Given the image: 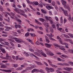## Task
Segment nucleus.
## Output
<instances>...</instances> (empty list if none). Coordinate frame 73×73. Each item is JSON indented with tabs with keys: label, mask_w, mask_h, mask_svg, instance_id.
Listing matches in <instances>:
<instances>
[{
	"label": "nucleus",
	"mask_w": 73,
	"mask_h": 73,
	"mask_svg": "<svg viewBox=\"0 0 73 73\" xmlns=\"http://www.w3.org/2000/svg\"><path fill=\"white\" fill-rule=\"evenodd\" d=\"M44 50L46 52V54H47V55L50 56H54V54L52 53L51 51L45 48L44 49Z\"/></svg>",
	"instance_id": "nucleus-1"
},
{
	"label": "nucleus",
	"mask_w": 73,
	"mask_h": 73,
	"mask_svg": "<svg viewBox=\"0 0 73 73\" xmlns=\"http://www.w3.org/2000/svg\"><path fill=\"white\" fill-rule=\"evenodd\" d=\"M14 40L15 41L18 42V43H21L22 42H23V41L21 39L18 38H15Z\"/></svg>",
	"instance_id": "nucleus-2"
},
{
	"label": "nucleus",
	"mask_w": 73,
	"mask_h": 73,
	"mask_svg": "<svg viewBox=\"0 0 73 73\" xmlns=\"http://www.w3.org/2000/svg\"><path fill=\"white\" fill-rule=\"evenodd\" d=\"M56 26L57 29L58 31H60L61 32H62V33H64L65 32H64V30H63L62 31H61L62 29V28H60V27H59V25H58L57 24Z\"/></svg>",
	"instance_id": "nucleus-3"
},
{
	"label": "nucleus",
	"mask_w": 73,
	"mask_h": 73,
	"mask_svg": "<svg viewBox=\"0 0 73 73\" xmlns=\"http://www.w3.org/2000/svg\"><path fill=\"white\" fill-rule=\"evenodd\" d=\"M45 18L47 20H49V21H50V24H53V21H52V20L49 19H52L51 17H48L46 16L45 17Z\"/></svg>",
	"instance_id": "nucleus-4"
},
{
	"label": "nucleus",
	"mask_w": 73,
	"mask_h": 73,
	"mask_svg": "<svg viewBox=\"0 0 73 73\" xmlns=\"http://www.w3.org/2000/svg\"><path fill=\"white\" fill-rule=\"evenodd\" d=\"M47 6H46V8L48 9V10H50V9H53V7L52 6H50L48 4H46Z\"/></svg>",
	"instance_id": "nucleus-5"
},
{
	"label": "nucleus",
	"mask_w": 73,
	"mask_h": 73,
	"mask_svg": "<svg viewBox=\"0 0 73 73\" xmlns=\"http://www.w3.org/2000/svg\"><path fill=\"white\" fill-rule=\"evenodd\" d=\"M60 9H61V10H62L63 12H64L65 16H68V14H67V13H66V11L65 10H64V9L62 7H61Z\"/></svg>",
	"instance_id": "nucleus-6"
},
{
	"label": "nucleus",
	"mask_w": 73,
	"mask_h": 73,
	"mask_svg": "<svg viewBox=\"0 0 73 73\" xmlns=\"http://www.w3.org/2000/svg\"><path fill=\"white\" fill-rule=\"evenodd\" d=\"M65 70H67V71H69V72H70V70H73V68H64V69Z\"/></svg>",
	"instance_id": "nucleus-7"
},
{
	"label": "nucleus",
	"mask_w": 73,
	"mask_h": 73,
	"mask_svg": "<svg viewBox=\"0 0 73 73\" xmlns=\"http://www.w3.org/2000/svg\"><path fill=\"white\" fill-rule=\"evenodd\" d=\"M1 70H2V71H3V72H8L9 73H10L12 72L11 70H1Z\"/></svg>",
	"instance_id": "nucleus-8"
},
{
	"label": "nucleus",
	"mask_w": 73,
	"mask_h": 73,
	"mask_svg": "<svg viewBox=\"0 0 73 73\" xmlns=\"http://www.w3.org/2000/svg\"><path fill=\"white\" fill-rule=\"evenodd\" d=\"M61 2L63 5H64V6L65 5H66V2L64 0H61Z\"/></svg>",
	"instance_id": "nucleus-9"
},
{
	"label": "nucleus",
	"mask_w": 73,
	"mask_h": 73,
	"mask_svg": "<svg viewBox=\"0 0 73 73\" xmlns=\"http://www.w3.org/2000/svg\"><path fill=\"white\" fill-rule=\"evenodd\" d=\"M64 7L66 9H68L69 11H70V7L68 5H66L64 6Z\"/></svg>",
	"instance_id": "nucleus-10"
},
{
	"label": "nucleus",
	"mask_w": 73,
	"mask_h": 73,
	"mask_svg": "<svg viewBox=\"0 0 73 73\" xmlns=\"http://www.w3.org/2000/svg\"><path fill=\"white\" fill-rule=\"evenodd\" d=\"M45 45L46 46V47H47V48H50L51 47L52 44H47V43H45Z\"/></svg>",
	"instance_id": "nucleus-11"
},
{
	"label": "nucleus",
	"mask_w": 73,
	"mask_h": 73,
	"mask_svg": "<svg viewBox=\"0 0 73 73\" xmlns=\"http://www.w3.org/2000/svg\"><path fill=\"white\" fill-rule=\"evenodd\" d=\"M35 62L38 65H43V64L41 63V62H38L37 61H36Z\"/></svg>",
	"instance_id": "nucleus-12"
},
{
	"label": "nucleus",
	"mask_w": 73,
	"mask_h": 73,
	"mask_svg": "<svg viewBox=\"0 0 73 73\" xmlns=\"http://www.w3.org/2000/svg\"><path fill=\"white\" fill-rule=\"evenodd\" d=\"M45 70L47 72H50V71L49 70H50V68L48 67H46V68H45Z\"/></svg>",
	"instance_id": "nucleus-13"
},
{
	"label": "nucleus",
	"mask_w": 73,
	"mask_h": 73,
	"mask_svg": "<svg viewBox=\"0 0 73 73\" xmlns=\"http://www.w3.org/2000/svg\"><path fill=\"white\" fill-rule=\"evenodd\" d=\"M45 38L46 40V41L48 43H49L50 42V41H49V39H48V37L46 36H45Z\"/></svg>",
	"instance_id": "nucleus-14"
},
{
	"label": "nucleus",
	"mask_w": 73,
	"mask_h": 73,
	"mask_svg": "<svg viewBox=\"0 0 73 73\" xmlns=\"http://www.w3.org/2000/svg\"><path fill=\"white\" fill-rule=\"evenodd\" d=\"M40 54H42L44 57H46V54L45 53L42 52H41L40 53Z\"/></svg>",
	"instance_id": "nucleus-15"
},
{
	"label": "nucleus",
	"mask_w": 73,
	"mask_h": 73,
	"mask_svg": "<svg viewBox=\"0 0 73 73\" xmlns=\"http://www.w3.org/2000/svg\"><path fill=\"white\" fill-rule=\"evenodd\" d=\"M0 50L1 51H2L3 53H6V51H5V50L4 49L1 48H0Z\"/></svg>",
	"instance_id": "nucleus-16"
},
{
	"label": "nucleus",
	"mask_w": 73,
	"mask_h": 73,
	"mask_svg": "<svg viewBox=\"0 0 73 73\" xmlns=\"http://www.w3.org/2000/svg\"><path fill=\"white\" fill-rule=\"evenodd\" d=\"M26 70H32V68L30 67H28L26 68Z\"/></svg>",
	"instance_id": "nucleus-17"
},
{
	"label": "nucleus",
	"mask_w": 73,
	"mask_h": 73,
	"mask_svg": "<svg viewBox=\"0 0 73 73\" xmlns=\"http://www.w3.org/2000/svg\"><path fill=\"white\" fill-rule=\"evenodd\" d=\"M34 53L36 55V56H39V57H41V55H40L39 53H38L37 52H34Z\"/></svg>",
	"instance_id": "nucleus-18"
},
{
	"label": "nucleus",
	"mask_w": 73,
	"mask_h": 73,
	"mask_svg": "<svg viewBox=\"0 0 73 73\" xmlns=\"http://www.w3.org/2000/svg\"><path fill=\"white\" fill-rule=\"evenodd\" d=\"M46 35L48 36V37H53L54 36V35H52V34L50 33V35L49 34H47Z\"/></svg>",
	"instance_id": "nucleus-19"
},
{
	"label": "nucleus",
	"mask_w": 73,
	"mask_h": 73,
	"mask_svg": "<svg viewBox=\"0 0 73 73\" xmlns=\"http://www.w3.org/2000/svg\"><path fill=\"white\" fill-rule=\"evenodd\" d=\"M27 41H29L30 42H31V43L32 44H34L33 42H32V40L30 39H27Z\"/></svg>",
	"instance_id": "nucleus-20"
},
{
	"label": "nucleus",
	"mask_w": 73,
	"mask_h": 73,
	"mask_svg": "<svg viewBox=\"0 0 73 73\" xmlns=\"http://www.w3.org/2000/svg\"><path fill=\"white\" fill-rule=\"evenodd\" d=\"M23 70V68L21 67H20L18 68H17L16 69V70Z\"/></svg>",
	"instance_id": "nucleus-21"
},
{
	"label": "nucleus",
	"mask_w": 73,
	"mask_h": 73,
	"mask_svg": "<svg viewBox=\"0 0 73 73\" xmlns=\"http://www.w3.org/2000/svg\"><path fill=\"white\" fill-rule=\"evenodd\" d=\"M0 57L1 58H2V59H5V60H8L9 59V58H7L3 57L2 55L0 56Z\"/></svg>",
	"instance_id": "nucleus-22"
},
{
	"label": "nucleus",
	"mask_w": 73,
	"mask_h": 73,
	"mask_svg": "<svg viewBox=\"0 0 73 73\" xmlns=\"http://www.w3.org/2000/svg\"><path fill=\"white\" fill-rule=\"evenodd\" d=\"M67 51L69 52L70 53H73V50H70V49H68Z\"/></svg>",
	"instance_id": "nucleus-23"
},
{
	"label": "nucleus",
	"mask_w": 73,
	"mask_h": 73,
	"mask_svg": "<svg viewBox=\"0 0 73 73\" xmlns=\"http://www.w3.org/2000/svg\"><path fill=\"white\" fill-rule=\"evenodd\" d=\"M54 45V46H56L57 47H60V45H58V44L56 43H54L53 44Z\"/></svg>",
	"instance_id": "nucleus-24"
},
{
	"label": "nucleus",
	"mask_w": 73,
	"mask_h": 73,
	"mask_svg": "<svg viewBox=\"0 0 73 73\" xmlns=\"http://www.w3.org/2000/svg\"><path fill=\"white\" fill-rule=\"evenodd\" d=\"M24 53L25 54V55L27 57H28L29 56V54L28 53L26 52H24Z\"/></svg>",
	"instance_id": "nucleus-25"
},
{
	"label": "nucleus",
	"mask_w": 73,
	"mask_h": 73,
	"mask_svg": "<svg viewBox=\"0 0 73 73\" xmlns=\"http://www.w3.org/2000/svg\"><path fill=\"white\" fill-rule=\"evenodd\" d=\"M40 3H41V4H40L39 5V7H43V5H42V3L41 2H40Z\"/></svg>",
	"instance_id": "nucleus-26"
},
{
	"label": "nucleus",
	"mask_w": 73,
	"mask_h": 73,
	"mask_svg": "<svg viewBox=\"0 0 73 73\" xmlns=\"http://www.w3.org/2000/svg\"><path fill=\"white\" fill-rule=\"evenodd\" d=\"M62 57H64V58H68L69 57L66 55H62Z\"/></svg>",
	"instance_id": "nucleus-27"
},
{
	"label": "nucleus",
	"mask_w": 73,
	"mask_h": 73,
	"mask_svg": "<svg viewBox=\"0 0 73 73\" xmlns=\"http://www.w3.org/2000/svg\"><path fill=\"white\" fill-rule=\"evenodd\" d=\"M1 68H7V66L5 65H3L1 66Z\"/></svg>",
	"instance_id": "nucleus-28"
},
{
	"label": "nucleus",
	"mask_w": 73,
	"mask_h": 73,
	"mask_svg": "<svg viewBox=\"0 0 73 73\" xmlns=\"http://www.w3.org/2000/svg\"><path fill=\"white\" fill-rule=\"evenodd\" d=\"M68 35L71 38H73V35L70 33H68Z\"/></svg>",
	"instance_id": "nucleus-29"
},
{
	"label": "nucleus",
	"mask_w": 73,
	"mask_h": 73,
	"mask_svg": "<svg viewBox=\"0 0 73 73\" xmlns=\"http://www.w3.org/2000/svg\"><path fill=\"white\" fill-rule=\"evenodd\" d=\"M7 18L8 19H5V21H7V22H9V21H10V19H9V17H8Z\"/></svg>",
	"instance_id": "nucleus-30"
},
{
	"label": "nucleus",
	"mask_w": 73,
	"mask_h": 73,
	"mask_svg": "<svg viewBox=\"0 0 73 73\" xmlns=\"http://www.w3.org/2000/svg\"><path fill=\"white\" fill-rule=\"evenodd\" d=\"M33 3L34 4H35V5H38V3L37 1H34Z\"/></svg>",
	"instance_id": "nucleus-31"
},
{
	"label": "nucleus",
	"mask_w": 73,
	"mask_h": 73,
	"mask_svg": "<svg viewBox=\"0 0 73 73\" xmlns=\"http://www.w3.org/2000/svg\"><path fill=\"white\" fill-rule=\"evenodd\" d=\"M63 36H64V37H65V38H69V36L66 35L64 34L63 35Z\"/></svg>",
	"instance_id": "nucleus-32"
},
{
	"label": "nucleus",
	"mask_w": 73,
	"mask_h": 73,
	"mask_svg": "<svg viewBox=\"0 0 73 73\" xmlns=\"http://www.w3.org/2000/svg\"><path fill=\"white\" fill-rule=\"evenodd\" d=\"M41 11L42 12V13H46V11L45 10H44L43 9H41Z\"/></svg>",
	"instance_id": "nucleus-33"
},
{
	"label": "nucleus",
	"mask_w": 73,
	"mask_h": 73,
	"mask_svg": "<svg viewBox=\"0 0 73 73\" xmlns=\"http://www.w3.org/2000/svg\"><path fill=\"white\" fill-rule=\"evenodd\" d=\"M13 65L14 68H17V67L19 66L18 64H13Z\"/></svg>",
	"instance_id": "nucleus-34"
},
{
	"label": "nucleus",
	"mask_w": 73,
	"mask_h": 73,
	"mask_svg": "<svg viewBox=\"0 0 73 73\" xmlns=\"http://www.w3.org/2000/svg\"><path fill=\"white\" fill-rule=\"evenodd\" d=\"M49 39L50 40H51L52 41H56V40H55L52 37H50L49 38Z\"/></svg>",
	"instance_id": "nucleus-35"
},
{
	"label": "nucleus",
	"mask_w": 73,
	"mask_h": 73,
	"mask_svg": "<svg viewBox=\"0 0 73 73\" xmlns=\"http://www.w3.org/2000/svg\"><path fill=\"white\" fill-rule=\"evenodd\" d=\"M68 63L69 64H70L71 65H73V62H70L69 61L68 62Z\"/></svg>",
	"instance_id": "nucleus-36"
},
{
	"label": "nucleus",
	"mask_w": 73,
	"mask_h": 73,
	"mask_svg": "<svg viewBox=\"0 0 73 73\" xmlns=\"http://www.w3.org/2000/svg\"><path fill=\"white\" fill-rule=\"evenodd\" d=\"M41 72V73H45V72L44 71L42 70H39V72Z\"/></svg>",
	"instance_id": "nucleus-37"
},
{
	"label": "nucleus",
	"mask_w": 73,
	"mask_h": 73,
	"mask_svg": "<svg viewBox=\"0 0 73 73\" xmlns=\"http://www.w3.org/2000/svg\"><path fill=\"white\" fill-rule=\"evenodd\" d=\"M50 31L51 33H53V32H54V31H53V29L52 28H50Z\"/></svg>",
	"instance_id": "nucleus-38"
},
{
	"label": "nucleus",
	"mask_w": 73,
	"mask_h": 73,
	"mask_svg": "<svg viewBox=\"0 0 73 73\" xmlns=\"http://www.w3.org/2000/svg\"><path fill=\"white\" fill-rule=\"evenodd\" d=\"M6 58H11V57L10 56H9V55H8V54L6 53Z\"/></svg>",
	"instance_id": "nucleus-39"
},
{
	"label": "nucleus",
	"mask_w": 73,
	"mask_h": 73,
	"mask_svg": "<svg viewBox=\"0 0 73 73\" xmlns=\"http://www.w3.org/2000/svg\"><path fill=\"white\" fill-rule=\"evenodd\" d=\"M59 41L61 44H62V45H64V43H62V40H61V39H59Z\"/></svg>",
	"instance_id": "nucleus-40"
},
{
	"label": "nucleus",
	"mask_w": 73,
	"mask_h": 73,
	"mask_svg": "<svg viewBox=\"0 0 73 73\" xmlns=\"http://www.w3.org/2000/svg\"><path fill=\"white\" fill-rule=\"evenodd\" d=\"M34 69L35 72H40V70H39L36 68H34Z\"/></svg>",
	"instance_id": "nucleus-41"
},
{
	"label": "nucleus",
	"mask_w": 73,
	"mask_h": 73,
	"mask_svg": "<svg viewBox=\"0 0 73 73\" xmlns=\"http://www.w3.org/2000/svg\"><path fill=\"white\" fill-rule=\"evenodd\" d=\"M64 41H70V39H68V38H65L64 39Z\"/></svg>",
	"instance_id": "nucleus-42"
},
{
	"label": "nucleus",
	"mask_w": 73,
	"mask_h": 73,
	"mask_svg": "<svg viewBox=\"0 0 73 73\" xmlns=\"http://www.w3.org/2000/svg\"><path fill=\"white\" fill-rule=\"evenodd\" d=\"M39 20L42 22H44V19L43 18H39Z\"/></svg>",
	"instance_id": "nucleus-43"
},
{
	"label": "nucleus",
	"mask_w": 73,
	"mask_h": 73,
	"mask_svg": "<svg viewBox=\"0 0 73 73\" xmlns=\"http://www.w3.org/2000/svg\"><path fill=\"white\" fill-rule=\"evenodd\" d=\"M17 21H18V22H20L19 23V24H21V22H22V21H21V20L20 19H18L17 20Z\"/></svg>",
	"instance_id": "nucleus-44"
},
{
	"label": "nucleus",
	"mask_w": 73,
	"mask_h": 73,
	"mask_svg": "<svg viewBox=\"0 0 73 73\" xmlns=\"http://www.w3.org/2000/svg\"><path fill=\"white\" fill-rule=\"evenodd\" d=\"M0 10L2 11H3V8L1 5L0 6Z\"/></svg>",
	"instance_id": "nucleus-45"
},
{
	"label": "nucleus",
	"mask_w": 73,
	"mask_h": 73,
	"mask_svg": "<svg viewBox=\"0 0 73 73\" xmlns=\"http://www.w3.org/2000/svg\"><path fill=\"white\" fill-rule=\"evenodd\" d=\"M51 66H53V67H54V68H58L57 66H56L54 64H51Z\"/></svg>",
	"instance_id": "nucleus-46"
},
{
	"label": "nucleus",
	"mask_w": 73,
	"mask_h": 73,
	"mask_svg": "<svg viewBox=\"0 0 73 73\" xmlns=\"http://www.w3.org/2000/svg\"><path fill=\"white\" fill-rule=\"evenodd\" d=\"M57 65H60V66H64V64L61 63H57Z\"/></svg>",
	"instance_id": "nucleus-47"
},
{
	"label": "nucleus",
	"mask_w": 73,
	"mask_h": 73,
	"mask_svg": "<svg viewBox=\"0 0 73 73\" xmlns=\"http://www.w3.org/2000/svg\"><path fill=\"white\" fill-rule=\"evenodd\" d=\"M50 72H54V69L52 68H50Z\"/></svg>",
	"instance_id": "nucleus-48"
},
{
	"label": "nucleus",
	"mask_w": 73,
	"mask_h": 73,
	"mask_svg": "<svg viewBox=\"0 0 73 73\" xmlns=\"http://www.w3.org/2000/svg\"><path fill=\"white\" fill-rule=\"evenodd\" d=\"M52 27L53 28V29H55L56 28V25L54 24H52Z\"/></svg>",
	"instance_id": "nucleus-49"
},
{
	"label": "nucleus",
	"mask_w": 73,
	"mask_h": 73,
	"mask_svg": "<svg viewBox=\"0 0 73 73\" xmlns=\"http://www.w3.org/2000/svg\"><path fill=\"white\" fill-rule=\"evenodd\" d=\"M9 38H12V39H14V40H15V38L13 37V36H9Z\"/></svg>",
	"instance_id": "nucleus-50"
},
{
	"label": "nucleus",
	"mask_w": 73,
	"mask_h": 73,
	"mask_svg": "<svg viewBox=\"0 0 73 73\" xmlns=\"http://www.w3.org/2000/svg\"><path fill=\"white\" fill-rule=\"evenodd\" d=\"M25 37H28L29 35V33H26L25 34Z\"/></svg>",
	"instance_id": "nucleus-51"
},
{
	"label": "nucleus",
	"mask_w": 73,
	"mask_h": 73,
	"mask_svg": "<svg viewBox=\"0 0 73 73\" xmlns=\"http://www.w3.org/2000/svg\"><path fill=\"white\" fill-rule=\"evenodd\" d=\"M35 44L37 45H40V43L38 42V41H37L36 42H35Z\"/></svg>",
	"instance_id": "nucleus-52"
},
{
	"label": "nucleus",
	"mask_w": 73,
	"mask_h": 73,
	"mask_svg": "<svg viewBox=\"0 0 73 73\" xmlns=\"http://www.w3.org/2000/svg\"><path fill=\"white\" fill-rule=\"evenodd\" d=\"M30 35L31 36L33 37H35V36H36V35H35V34L30 33Z\"/></svg>",
	"instance_id": "nucleus-53"
},
{
	"label": "nucleus",
	"mask_w": 73,
	"mask_h": 73,
	"mask_svg": "<svg viewBox=\"0 0 73 73\" xmlns=\"http://www.w3.org/2000/svg\"><path fill=\"white\" fill-rule=\"evenodd\" d=\"M14 11H15V12H17V13H19V10H18V9H14Z\"/></svg>",
	"instance_id": "nucleus-54"
},
{
	"label": "nucleus",
	"mask_w": 73,
	"mask_h": 73,
	"mask_svg": "<svg viewBox=\"0 0 73 73\" xmlns=\"http://www.w3.org/2000/svg\"><path fill=\"white\" fill-rule=\"evenodd\" d=\"M4 42L5 43L6 45H9V43L7 42Z\"/></svg>",
	"instance_id": "nucleus-55"
},
{
	"label": "nucleus",
	"mask_w": 73,
	"mask_h": 73,
	"mask_svg": "<svg viewBox=\"0 0 73 73\" xmlns=\"http://www.w3.org/2000/svg\"><path fill=\"white\" fill-rule=\"evenodd\" d=\"M10 44L12 46H15V45H14V44L12 43V42H10Z\"/></svg>",
	"instance_id": "nucleus-56"
},
{
	"label": "nucleus",
	"mask_w": 73,
	"mask_h": 73,
	"mask_svg": "<svg viewBox=\"0 0 73 73\" xmlns=\"http://www.w3.org/2000/svg\"><path fill=\"white\" fill-rule=\"evenodd\" d=\"M52 4L53 5V6H54L55 5V2L54 1H52Z\"/></svg>",
	"instance_id": "nucleus-57"
},
{
	"label": "nucleus",
	"mask_w": 73,
	"mask_h": 73,
	"mask_svg": "<svg viewBox=\"0 0 73 73\" xmlns=\"http://www.w3.org/2000/svg\"><path fill=\"white\" fill-rule=\"evenodd\" d=\"M29 50L30 51H31V52H34V50H33V49L32 48H29Z\"/></svg>",
	"instance_id": "nucleus-58"
},
{
	"label": "nucleus",
	"mask_w": 73,
	"mask_h": 73,
	"mask_svg": "<svg viewBox=\"0 0 73 73\" xmlns=\"http://www.w3.org/2000/svg\"><path fill=\"white\" fill-rule=\"evenodd\" d=\"M64 65H65V66H70V65L69 64H67L66 63H64Z\"/></svg>",
	"instance_id": "nucleus-59"
},
{
	"label": "nucleus",
	"mask_w": 73,
	"mask_h": 73,
	"mask_svg": "<svg viewBox=\"0 0 73 73\" xmlns=\"http://www.w3.org/2000/svg\"><path fill=\"white\" fill-rule=\"evenodd\" d=\"M2 36H3V37H7V35L3 34L2 35Z\"/></svg>",
	"instance_id": "nucleus-60"
},
{
	"label": "nucleus",
	"mask_w": 73,
	"mask_h": 73,
	"mask_svg": "<svg viewBox=\"0 0 73 73\" xmlns=\"http://www.w3.org/2000/svg\"><path fill=\"white\" fill-rule=\"evenodd\" d=\"M20 11L21 13H25V12L22 10H20Z\"/></svg>",
	"instance_id": "nucleus-61"
},
{
	"label": "nucleus",
	"mask_w": 73,
	"mask_h": 73,
	"mask_svg": "<svg viewBox=\"0 0 73 73\" xmlns=\"http://www.w3.org/2000/svg\"><path fill=\"white\" fill-rule=\"evenodd\" d=\"M0 27H4V25L2 24V23L1 22H0Z\"/></svg>",
	"instance_id": "nucleus-62"
},
{
	"label": "nucleus",
	"mask_w": 73,
	"mask_h": 73,
	"mask_svg": "<svg viewBox=\"0 0 73 73\" xmlns=\"http://www.w3.org/2000/svg\"><path fill=\"white\" fill-rule=\"evenodd\" d=\"M60 22L62 23L63 22V19H62V17H60Z\"/></svg>",
	"instance_id": "nucleus-63"
},
{
	"label": "nucleus",
	"mask_w": 73,
	"mask_h": 73,
	"mask_svg": "<svg viewBox=\"0 0 73 73\" xmlns=\"http://www.w3.org/2000/svg\"><path fill=\"white\" fill-rule=\"evenodd\" d=\"M66 21H67L66 20V18H64V23H66Z\"/></svg>",
	"instance_id": "nucleus-64"
}]
</instances>
